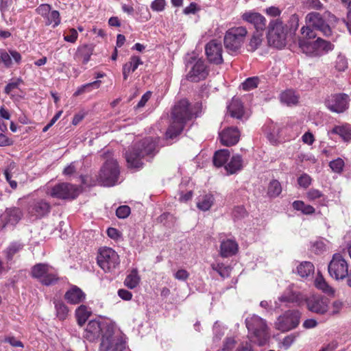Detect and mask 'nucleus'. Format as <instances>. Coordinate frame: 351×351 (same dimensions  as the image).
Listing matches in <instances>:
<instances>
[{
    "label": "nucleus",
    "mask_w": 351,
    "mask_h": 351,
    "mask_svg": "<svg viewBox=\"0 0 351 351\" xmlns=\"http://www.w3.org/2000/svg\"><path fill=\"white\" fill-rule=\"evenodd\" d=\"M160 138L147 137L134 145L125 152V159L129 168L140 169L144 163L142 159L145 156L153 158L158 152Z\"/></svg>",
    "instance_id": "f257e3e1"
},
{
    "label": "nucleus",
    "mask_w": 351,
    "mask_h": 351,
    "mask_svg": "<svg viewBox=\"0 0 351 351\" xmlns=\"http://www.w3.org/2000/svg\"><path fill=\"white\" fill-rule=\"evenodd\" d=\"M193 112L191 104L187 99L180 100L173 107L171 112L172 122L168 128L165 136L173 139L183 131L186 122L193 118Z\"/></svg>",
    "instance_id": "f03ea898"
},
{
    "label": "nucleus",
    "mask_w": 351,
    "mask_h": 351,
    "mask_svg": "<svg viewBox=\"0 0 351 351\" xmlns=\"http://www.w3.org/2000/svg\"><path fill=\"white\" fill-rule=\"evenodd\" d=\"M115 329L114 325L106 320H90L84 329L83 337L93 342L101 337V340L109 335Z\"/></svg>",
    "instance_id": "7ed1b4c3"
},
{
    "label": "nucleus",
    "mask_w": 351,
    "mask_h": 351,
    "mask_svg": "<svg viewBox=\"0 0 351 351\" xmlns=\"http://www.w3.org/2000/svg\"><path fill=\"white\" fill-rule=\"evenodd\" d=\"M245 324L248 330L253 334L256 339L255 341L259 346H263L268 342L270 334L265 319L254 315L245 319Z\"/></svg>",
    "instance_id": "20e7f679"
},
{
    "label": "nucleus",
    "mask_w": 351,
    "mask_h": 351,
    "mask_svg": "<svg viewBox=\"0 0 351 351\" xmlns=\"http://www.w3.org/2000/svg\"><path fill=\"white\" fill-rule=\"evenodd\" d=\"M287 28L279 19L272 20L268 25L267 35L268 43L276 48L281 49L286 45Z\"/></svg>",
    "instance_id": "39448f33"
},
{
    "label": "nucleus",
    "mask_w": 351,
    "mask_h": 351,
    "mask_svg": "<svg viewBox=\"0 0 351 351\" xmlns=\"http://www.w3.org/2000/svg\"><path fill=\"white\" fill-rule=\"evenodd\" d=\"M247 29L244 27H235L229 29L223 38L224 47L229 53H237L241 47Z\"/></svg>",
    "instance_id": "423d86ee"
},
{
    "label": "nucleus",
    "mask_w": 351,
    "mask_h": 351,
    "mask_svg": "<svg viewBox=\"0 0 351 351\" xmlns=\"http://www.w3.org/2000/svg\"><path fill=\"white\" fill-rule=\"evenodd\" d=\"M98 265L106 273H112L119 265L118 254L110 247H104L99 250L97 256Z\"/></svg>",
    "instance_id": "0eeeda50"
},
{
    "label": "nucleus",
    "mask_w": 351,
    "mask_h": 351,
    "mask_svg": "<svg viewBox=\"0 0 351 351\" xmlns=\"http://www.w3.org/2000/svg\"><path fill=\"white\" fill-rule=\"evenodd\" d=\"M186 67L190 70L186 75V79L193 82L204 80L208 75V71L202 59H197L195 56H191L186 59Z\"/></svg>",
    "instance_id": "6e6552de"
},
{
    "label": "nucleus",
    "mask_w": 351,
    "mask_h": 351,
    "mask_svg": "<svg viewBox=\"0 0 351 351\" xmlns=\"http://www.w3.org/2000/svg\"><path fill=\"white\" fill-rule=\"evenodd\" d=\"M119 173L117 160L114 158L107 159L100 171V182L105 186H114L118 181Z\"/></svg>",
    "instance_id": "1a4fd4ad"
},
{
    "label": "nucleus",
    "mask_w": 351,
    "mask_h": 351,
    "mask_svg": "<svg viewBox=\"0 0 351 351\" xmlns=\"http://www.w3.org/2000/svg\"><path fill=\"white\" fill-rule=\"evenodd\" d=\"M80 193V186L68 182H62L54 185L48 193L54 198L72 200L77 198Z\"/></svg>",
    "instance_id": "9d476101"
},
{
    "label": "nucleus",
    "mask_w": 351,
    "mask_h": 351,
    "mask_svg": "<svg viewBox=\"0 0 351 351\" xmlns=\"http://www.w3.org/2000/svg\"><path fill=\"white\" fill-rule=\"evenodd\" d=\"M301 313L298 310H288L280 315L275 322L276 329L287 332L295 328L300 324Z\"/></svg>",
    "instance_id": "9b49d317"
},
{
    "label": "nucleus",
    "mask_w": 351,
    "mask_h": 351,
    "mask_svg": "<svg viewBox=\"0 0 351 351\" xmlns=\"http://www.w3.org/2000/svg\"><path fill=\"white\" fill-rule=\"evenodd\" d=\"M51 267L46 263H37L32 267L31 276L37 279L43 285L51 286L58 281V277L54 273H50Z\"/></svg>",
    "instance_id": "f8f14e48"
},
{
    "label": "nucleus",
    "mask_w": 351,
    "mask_h": 351,
    "mask_svg": "<svg viewBox=\"0 0 351 351\" xmlns=\"http://www.w3.org/2000/svg\"><path fill=\"white\" fill-rule=\"evenodd\" d=\"M328 272L331 277L336 280H343L349 274L348 265L339 254H335L328 264Z\"/></svg>",
    "instance_id": "ddd939ff"
},
{
    "label": "nucleus",
    "mask_w": 351,
    "mask_h": 351,
    "mask_svg": "<svg viewBox=\"0 0 351 351\" xmlns=\"http://www.w3.org/2000/svg\"><path fill=\"white\" fill-rule=\"evenodd\" d=\"M126 348V341L122 335L116 332L115 329L109 335L101 339L99 351H123Z\"/></svg>",
    "instance_id": "4468645a"
},
{
    "label": "nucleus",
    "mask_w": 351,
    "mask_h": 351,
    "mask_svg": "<svg viewBox=\"0 0 351 351\" xmlns=\"http://www.w3.org/2000/svg\"><path fill=\"white\" fill-rule=\"evenodd\" d=\"M350 97L346 93H336L328 96L325 101L327 108L332 112L341 113L349 106Z\"/></svg>",
    "instance_id": "2eb2a0df"
},
{
    "label": "nucleus",
    "mask_w": 351,
    "mask_h": 351,
    "mask_svg": "<svg viewBox=\"0 0 351 351\" xmlns=\"http://www.w3.org/2000/svg\"><path fill=\"white\" fill-rule=\"evenodd\" d=\"M308 310L318 315H324L328 311L329 300L322 295H313L305 299Z\"/></svg>",
    "instance_id": "dca6fc26"
},
{
    "label": "nucleus",
    "mask_w": 351,
    "mask_h": 351,
    "mask_svg": "<svg viewBox=\"0 0 351 351\" xmlns=\"http://www.w3.org/2000/svg\"><path fill=\"white\" fill-rule=\"evenodd\" d=\"M309 25H311L315 29L319 30L326 36L331 34V28L326 23L322 15L318 12H311L306 17Z\"/></svg>",
    "instance_id": "f3484780"
},
{
    "label": "nucleus",
    "mask_w": 351,
    "mask_h": 351,
    "mask_svg": "<svg viewBox=\"0 0 351 351\" xmlns=\"http://www.w3.org/2000/svg\"><path fill=\"white\" fill-rule=\"evenodd\" d=\"M51 210V205L44 199H35L29 203V213L36 218H42L47 215Z\"/></svg>",
    "instance_id": "a211bd4d"
},
{
    "label": "nucleus",
    "mask_w": 351,
    "mask_h": 351,
    "mask_svg": "<svg viewBox=\"0 0 351 351\" xmlns=\"http://www.w3.org/2000/svg\"><path fill=\"white\" fill-rule=\"evenodd\" d=\"M241 17L243 21L253 25L256 32H263L266 28V19L260 13L247 12Z\"/></svg>",
    "instance_id": "6ab92c4d"
},
{
    "label": "nucleus",
    "mask_w": 351,
    "mask_h": 351,
    "mask_svg": "<svg viewBox=\"0 0 351 351\" xmlns=\"http://www.w3.org/2000/svg\"><path fill=\"white\" fill-rule=\"evenodd\" d=\"M86 293L76 285H71L64 295L65 300L69 304L73 305L84 302L86 300Z\"/></svg>",
    "instance_id": "aec40b11"
},
{
    "label": "nucleus",
    "mask_w": 351,
    "mask_h": 351,
    "mask_svg": "<svg viewBox=\"0 0 351 351\" xmlns=\"http://www.w3.org/2000/svg\"><path fill=\"white\" fill-rule=\"evenodd\" d=\"M23 213L19 208L12 207L7 208L1 216L3 228L8 225L15 226L22 218Z\"/></svg>",
    "instance_id": "412c9836"
},
{
    "label": "nucleus",
    "mask_w": 351,
    "mask_h": 351,
    "mask_svg": "<svg viewBox=\"0 0 351 351\" xmlns=\"http://www.w3.org/2000/svg\"><path fill=\"white\" fill-rule=\"evenodd\" d=\"M240 132L237 127H230L221 132V144L226 146L236 145L239 140Z\"/></svg>",
    "instance_id": "4be33fe9"
},
{
    "label": "nucleus",
    "mask_w": 351,
    "mask_h": 351,
    "mask_svg": "<svg viewBox=\"0 0 351 351\" xmlns=\"http://www.w3.org/2000/svg\"><path fill=\"white\" fill-rule=\"evenodd\" d=\"M205 52L210 63L219 64V42L217 39H213L206 44Z\"/></svg>",
    "instance_id": "5701e85b"
},
{
    "label": "nucleus",
    "mask_w": 351,
    "mask_h": 351,
    "mask_svg": "<svg viewBox=\"0 0 351 351\" xmlns=\"http://www.w3.org/2000/svg\"><path fill=\"white\" fill-rule=\"evenodd\" d=\"M228 113L232 118L241 119L244 115V107L241 99L238 97H233L227 106Z\"/></svg>",
    "instance_id": "b1692460"
},
{
    "label": "nucleus",
    "mask_w": 351,
    "mask_h": 351,
    "mask_svg": "<svg viewBox=\"0 0 351 351\" xmlns=\"http://www.w3.org/2000/svg\"><path fill=\"white\" fill-rule=\"evenodd\" d=\"M238 244L232 239H227L221 243V256L228 257L237 254Z\"/></svg>",
    "instance_id": "393cba45"
},
{
    "label": "nucleus",
    "mask_w": 351,
    "mask_h": 351,
    "mask_svg": "<svg viewBox=\"0 0 351 351\" xmlns=\"http://www.w3.org/2000/svg\"><path fill=\"white\" fill-rule=\"evenodd\" d=\"M24 246L25 245L21 241L11 242L3 251L6 261L8 262L12 261L14 255L21 252L23 249Z\"/></svg>",
    "instance_id": "a878e982"
},
{
    "label": "nucleus",
    "mask_w": 351,
    "mask_h": 351,
    "mask_svg": "<svg viewBox=\"0 0 351 351\" xmlns=\"http://www.w3.org/2000/svg\"><path fill=\"white\" fill-rule=\"evenodd\" d=\"M242 158L239 155L233 156L228 164L224 165L227 175L234 174L242 168Z\"/></svg>",
    "instance_id": "bb28decb"
},
{
    "label": "nucleus",
    "mask_w": 351,
    "mask_h": 351,
    "mask_svg": "<svg viewBox=\"0 0 351 351\" xmlns=\"http://www.w3.org/2000/svg\"><path fill=\"white\" fill-rule=\"evenodd\" d=\"M75 314L77 324L80 326H82L90 316L91 311L88 309L87 306L81 304L76 308Z\"/></svg>",
    "instance_id": "cd10ccee"
},
{
    "label": "nucleus",
    "mask_w": 351,
    "mask_h": 351,
    "mask_svg": "<svg viewBox=\"0 0 351 351\" xmlns=\"http://www.w3.org/2000/svg\"><path fill=\"white\" fill-rule=\"evenodd\" d=\"M54 307L56 309V317L60 320H64L69 313V308L66 304L61 300H53Z\"/></svg>",
    "instance_id": "c85d7f7f"
},
{
    "label": "nucleus",
    "mask_w": 351,
    "mask_h": 351,
    "mask_svg": "<svg viewBox=\"0 0 351 351\" xmlns=\"http://www.w3.org/2000/svg\"><path fill=\"white\" fill-rule=\"evenodd\" d=\"M93 52V47L91 45H84L78 47L76 56L82 58V63L86 64L90 60Z\"/></svg>",
    "instance_id": "c756f323"
},
{
    "label": "nucleus",
    "mask_w": 351,
    "mask_h": 351,
    "mask_svg": "<svg viewBox=\"0 0 351 351\" xmlns=\"http://www.w3.org/2000/svg\"><path fill=\"white\" fill-rule=\"evenodd\" d=\"M214 197L211 194H206L198 198L197 206L199 210L206 211L210 209L213 204Z\"/></svg>",
    "instance_id": "7c9ffc66"
},
{
    "label": "nucleus",
    "mask_w": 351,
    "mask_h": 351,
    "mask_svg": "<svg viewBox=\"0 0 351 351\" xmlns=\"http://www.w3.org/2000/svg\"><path fill=\"white\" fill-rule=\"evenodd\" d=\"M330 132L339 135L344 141H349L351 139L350 126H335Z\"/></svg>",
    "instance_id": "2f4dec72"
},
{
    "label": "nucleus",
    "mask_w": 351,
    "mask_h": 351,
    "mask_svg": "<svg viewBox=\"0 0 351 351\" xmlns=\"http://www.w3.org/2000/svg\"><path fill=\"white\" fill-rule=\"evenodd\" d=\"M314 265L309 261L301 263L297 267L298 274L302 277H308L314 272Z\"/></svg>",
    "instance_id": "473e14b6"
},
{
    "label": "nucleus",
    "mask_w": 351,
    "mask_h": 351,
    "mask_svg": "<svg viewBox=\"0 0 351 351\" xmlns=\"http://www.w3.org/2000/svg\"><path fill=\"white\" fill-rule=\"evenodd\" d=\"M140 282V277L136 269H133L130 274H128L125 280L124 285L129 289H133L136 288Z\"/></svg>",
    "instance_id": "72a5a7b5"
},
{
    "label": "nucleus",
    "mask_w": 351,
    "mask_h": 351,
    "mask_svg": "<svg viewBox=\"0 0 351 351\" xmlns=\"http://www.w3.org/2000/svg\"><path fill=\"white\" fill-rule=\"evenodd\" d=\"M280 101L287 105L296 104L298 101V97L292 90H287L280 95Z\"/></svg>",
    "instance_id": "f704fd0d"
},
{
    "label": "nucleus",
    "mask_w": 351,
    "mask_h": 351,
    "mask_svg": "<svg viewBox=\"0 0 351 351\" xmlns=\"http://www.w3.org/2000/svg\"><path fill=\"white\" fill-rule=\"evenodd\" d=\"M282 192V186L277 180H271L268 186L267 195L270 197H276Z\"/></svg>",
    "instance_id": "c9c22d12"
},
{
    "label": "nucleus",
    "mask_w": 351,
    "mask_h": 351,
    "mask_svg": "<svg viewBox=\"0 0 351 351\" xmlns=\"http://www.w3.org/2000/svg\"><path fill=\"white\" fill-rule=\"evenodd\" d=\"M280 301L284 302H291L300 304L302 300V297L300 293L289 291L283 294L280 298Z\"/></svg>",
    "instance_id": "e433bc0d"
},
{
    "label": "nucleus",
    "mask_w": 351,
    "mask_h": 351,
    "mask_svg": "<svg viewBox=\"0 0 351 351\" xmlns=\"http://www.w3.org/2000/svg\"><path fill=\"white\" fill-rule=\"evenodd\" d=\"M44 19H45V25H52L53 28L58 26L61 21L60 13L58 10L51 11L49 13V15H47V16Z\"/></svg>",
    "instance_id": "4c0bfd02"
},
{
    "label": "nucleus",
    "mask_w": 351,
    "mask_h": 351,
    "mask_svg": "<svg viewBox=\"0 0 351 351\" xmlns=\"http://www.w3.org/2000/svg\"><path fill=\"white\" fill-rule=\"evenodd\" d=\"M100 80H96L93 82L82 85L77 89V90L74 93L73 95L75 97H77L84 93L90 92L93 88H98L100 86Z\"/></svg>",
    "instance_id": "58836bf2"
},
{
    "label": "nucleus",
    "mask_w": 351,
    "mask_h": 351,
    "mask_svg": "<svg viewBox=\"0 0 351 351\" xmlns=\"http://www.w3.org/2000/svg\"><path fill=\"white\" fill-rule=\"evenodd\" d=\"M263 32H255L250 40L248 51H254L262 43Z\"/></svg>",
    "instance_id": "ea45409f"
},
{
    "label": "nucleus",
    "mask_w": 351,
    "mask_h": 351,
    "mask_svg": "<svg viewBox=\"0 0 351 351\" xmlns=\"http://www.w3.org/2000/svg\"><path fill=\"white\" fill-rule=\"evenodd\" d=\"M259 82L258 77H248L241 84V87L244 90L249 91L256 88Z\"/></svg>",
    "instance_id": "a19ab883"
},
{
    "label": "nucleus",
    "mask_w": 351,
    "mask_h": 351,
    "mask_svg": "<svg viewBox=\"0 0 351 351\" xmlns=\"http://www.w3.org/2000/svg\"><path fill=\"white\" fill-rule=\"evenodd\" d=\"M299 45L303 52L309 55H315V50L311 40L308 39H300Z\"/></svg>",
    "instance_id": "79ce46f5"
},
{
    "label": "nucleus",
    "mask_w": 351,
    "mask_h": 351,
    "mask_svg": "<svg viewBox=\"0 0 351 351\" xmlns=\"http://www.w3.org/2000/svg\"><path fill=\"white\" fill-rule=\"evenodd\" d=\"M315 285L317 289L322 290L325 293H329L332 291V289L329 287L322 276H319L316 278L315 280Z\"/></svg>",
    "instance_id": "37998d69"
},
{
    "label": "nucleus",
    "mask_w": 351,
    "mask_h": 351,
    "mask_svg": "<svg viewBox=\"0 0 351 351\" xmlns=\"http://www.w3.org/2000/svg\"><path fill=\"white\" fill-rule=\"evenodd\" d=\"M247 215V212L243 206H235L232 211V216L234 220H240Z\"/></svg>",
    "instance_id": "c03bdc74"
},
{
    "label": "nucleus",
    "mask_w": 351,
    "mask_h": 351,
    "mask_svg": "<svg viewBox=\"0 0 351 351\" xmlns=\"http://www.w3.org/2000/svg\"><path fill=\"white\" fill-rule=\"evenodd\" d=\"M237 341L233 337H226L223 343L222 351H233Z\"/></svg>",
    "instance_id": "a18cd8bd"
},
{
    "label": "nucleus",
    "mask_w": 351,
    "mask_h": 351,
    "mask_svg": "<svg viewBox=\"0 0 351 351\" xmlns=\"http://www.w3.org/2000/svg\"><path fill=\"white\" fill-rule=\"evenodd\" d=\"M141 64H143L141 59L138 56H132L130 58V61L125 63L124 65H130V72H134Z\"/></svg>",
    "instance_id": "49530a36"
},
{
    "label": "nucleus",
    "mask_w": 351,
    "mask_h": 351,
    "mask_svg": "<svg viewBox=\"0 0 351 351\" xmlns=\"http://www.w3.org/2000/svg\"><path fill=\"white\" fill-rule=\"evenodd\" d=\"M329 166L333 171L340 173L344 166V162L341 158H337L331 161Z\"/></svg>",
    "instance_id": "de8ad7c7"
},
{
    "label": "nucleus",
    "mask_w": 351,
    "mask_h": 351,
    "mask_svg": "<svg viewBox=\"0 0 351 351\" xmlns=\"http://www.w3.org/2000/svg\"><path fill=\"white\" fill-rule=\"evenodd\" d=\"M51 10V6L49 4L43 3L36 9V12L43 18H45L49 15Z\"/></svg>",
    "instance_id": "09e8293b"
},
{
    "label": "nucleus",
    "mask_w": 351,
    "mask_h": 351,
    "mask_svg": "<svg viewBox=\"0 0 351 351\" xmlns=\"http://www.w3.org/2000/svg\"><path fill=\"white\" fill-rule=\"evenodd\" d=\"M130 214V208L128 206H121L116 210V215L119 219H125Z\"/></svg>",
    "instance_id": "8fccbe9b"
},
{
    "label": "nucleus",
    "mask_w": 351,
    "mask_h": 351,
    "mask_svg": "<svg viewBox=\"0 0 351 351\" xmlns=\"http://www.w3.org/2000/svg\"><path fill=\"white\" fill-rule=\"evenodd\" d=\"M301 33L302 34V39H308L310 40H313L312 39L316 37V34L314 32V30L311 29L310 27H303L301 29Z\"/></svg>",
    "instance_id": "3c124183"
},
{
    "label": "nucleus",
    "mask_w": 351,
    "mask_h": 351,
    "mask_svg": "<svg viewBox=\"0 0 351 351\" xmlns=\"http://www.w3.org/2000/svg\"><path fill=\"white\" fill-rule=\"evenodd\" d=\"M22 83H23V81L21 78H17L16 81L8 83L5 87V93L9 95L12 90L18 88Z\"/></svg>",
    "instance_id": "603ef678"
},
{
    "label": "nucleus",
    "mask_w": 351,
    "mask_h": 351,
    "mask_svg": "<svg viewBox=\"0 0 351 351\" xmlns=\"http://www.w3.org/2000/svg\"><path fill=\"white\" fill-rule=\"evenodd\" d=\"M165 5V0H154L151 4V8L154 11L161 12L164 10Z\"/></svg>",
    "instance_id": "864d4df0"
},
{
    "label": "nucleus",
    "mask_w": 351,
    "mask_h": 351,
    "mask_svg": "<svg viewBox=\"0 0 351 351\" xmlns=\"http://www.w3.org/2000/svg\"><path fill=\"white\" fill-rule=\"evenodd\" d=\"M311 179L309 176L304 173L298 179V184L304 188H307L311 184Z\"/></svg>",
    "instance_id": "5fc2aeb1"
},
{
    "label": "nucleus",
    "mask_w": 351,
    "mask_h": 351,
    "mask_svg": "<svg viewBox=\"0 0 351 351\" xmlns=\"http://www.w3.org/2000/svg\"><path fill=\"white\" fill-rule=\"evenodd\" d=\"M0 58L1 60L6 67H10L12 65V59L9 53H8L5 50H1L0 51Z\"/></svg>",
    "instance_id": "6e6d98bb"
},
{
    "label": "nucleus",
    "mask_w": 351,
    "mask_h": 351,
    "mask_svg": "<svg viewBox=\"0 0 351 351\" xmlns=\"http://www.w3.org/2000/svg\"><path fill=\"white\" fill-rule=\"evenodd\" d=\"M335 68L339 71H343L347 68V61L344 57H337Z\"/></svg>",
    "instance_id": "4d7b16f0"
},
{
    "label": "nucleus",
    "mask_w": 351,
    "mask_h": 351,
    "mask_svg": "<svg viewBox=\"0 0 351 351\" xmlns=\"http://www.w3.org/2000/svg\"><path fill=\"white\" fill-rule=\"evenodd\" d=\"M77 36L78 34L77 30L74 28H71L69 30V34L64 36V39L69 43H74L77 40Z\"/></svg>",
    "instance_id": "13d9d810"
},
{
    "label": "nucleus",
    "mask_w": 351,
    "mask_h": 351,
    "mask_svg": "<svg viewBox=\"0 0 351 351\" xmlns=\"http://www.w3.org/2000/svg\"><path fill=\"white\" fill-rule=\"evenodd\" d=\"M4 342L10 343L13 347L24 348L23 342L17 340L14 337H6Z\"/></svg>",
    "instance_id": "bf43d9fd"
},
{
    "label": "nucleus",
    "mask_w": 351,
    "mask_h": 351,
    "mask_svg": "<svg viewBox=\"0 0 351 351\" xmlns=\"http://www.w3.org/2000/svg\"><path fill=\"white\" fill-rule=\"evenodd\" d=\"M107 234L110 239L114 240H118L121 237V232L115 228H108Z\"/></svg>",
    "instance_id": "052dcab7"
},
{
    "label": "nucleus",
    "mask_w": 351,
    "mask_h": 351,
    "mask_svg": "<svg viewBox=\"0 0 351 351\" xmlns=\"http://www.w3.org/2000/svg\"><path fill=\"white\" fill-rule=\"evenodd\" d=\"M118 295L123 300L130 301L132 298V293L126 289H120L118 290Z\"/></svg>",
    "instance_id": "680f3d73"
},
{
    "label": "nucleus",
    "mask_w": 351,
    "mask_h": 351,
    "mask_svg": "<svg viewBox=\"0 0 351 351\" xmlns=\"http://www.w3.org/2000/svg\"><path fill=\"white\" fill-rule=\"evenodd\" d=\"M319 42L320 44L319 45V51L322 50L324 51H328L332 49L333 45L330 42L322 38L319 39Z\"/></svg>",
    "instance_id": "e2e57ef3"
},
{
    "label": "nucleus",
    "mask_w": 351,
    "mask_h": 351,
    "mask_svg": "<svg viewBox=\"0 0 351 351\" xmlns=\"http://www.w3.org/2000/svg\"><path fill=\"white\" fill-rule=\"evenodd\" d=\"M152 95V93L150 91L146 92L141 98L140 101L137 104L136 108H140L143 107L145 104L148 101V100L150 99Z\"/></svg>",
    "instance_id": "0e129e2a"
},
{
    "label": "nucleus",
    "mask_w": 351,
    "mask_h": 351,
    "mask_svg": "<svg viewBox=\"0 0 351 351\" xmlns=\"http://www.w3.org/2000/svg\"><path fill=\"white\" fill-rule=\"evenodd\" d=\"M189 276V272L185 269H179L175 274L174 277L179 280H186Z\"/></svg>",
    "instance_id": "69168bd1"
},
{
    "label": "nucleus",
    "mask_w": 351,
    "mask_h": 351,
    "mask_svg": "<svg viewBox=\"0 0 351 351\" xmlns=\"http://www.w3.org/2000/svg\"><path fill=\"white\" fill-rule=\"evenodd\" d=\"M13 141L4 134H0V146L5 147L12 145Z\"/></svg>",
    "instance_id": "338daca9"
},
{
    "label": "nucleus",
    "mask_w": 351,
    "mask_h": 351,
    "mask_svg": "<svg viewBox=\"0 0 351 351\" xmlns=\"http://www.w3.org/2000/svg\"><path fill=\"white\" fill-rule=\"evenodd\" d=\"M237 351H254V350L251 343L245 341L238 346Z\"/></svg>",
    "instance_id": "774afa93"
}]
</instances>
